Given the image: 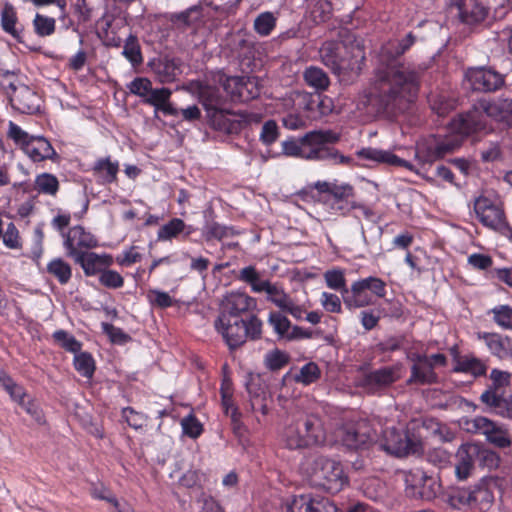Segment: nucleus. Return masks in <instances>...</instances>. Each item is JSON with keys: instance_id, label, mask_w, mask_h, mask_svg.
Returning <instances> with one entry per match:
<instances>
[{"instance_id": "nucleus-1", "label": "nucleus", "mask_w": 512, "mask_h": 512, "mask_svg": "<svg viewBox=\"0 0 512 512\" xmlns=\"http://www.w3.org/2000/svg\"><path fill=\"white\" fill-rule=\"evenodd\" d=\"M410 32L402 40L383 44L376 56L374 76L359 96L357 108L370 116L392 117L406 109L416 97L422 69L400 63V57L414 44Z\"/></svg>"}, {"instance_id": "nucleus-2", "label": "nucleus", "mask_w": 512, "mask_h": 512, "mask_svg": "<svg viewBox=\"0 0 512 512\" xmlns=\"http://www.w3.org/2000/svg\"><path fill=\"white\" fill-rule=\"evenodd\" d=\"M256 308V299L245 292L231 291L223 297L215 328L229 348H238L247 339L261 338L263 323L255 314Z\"/></svg>"}, {"instance_id": "nucleus-3", "label": "nucleus", "mask_w": 512, "mask_h": 512, "mask_svg": "<svg viewBox=\"0 0 512 512\" xmlns=\"http://www.w3.org/2000/svg\"><path fill=\"white\" fill-rule=\"evenodd\" d=\"M339 136L331 130H314L299 140L289 139L282 142V153L289 157H299L312 161H331L335 164L352 163V159L341 154L331 144L338 142Z\"/></svg>"}, {"instance_id": "nucleus-4", "label": "nucleus", "mask_w": 512, "mask_h": 512, "mask_svg": "<svg viewBox=\"0 0 512 512\" xmlns=\"http://www.w3.org/2000/svg\"><path fill=\"white\" fill-rule=\"evenodd\" d=\"M282 443L289 450L324 446L327 429L324 418L316 412H301L292 416L282 432Z\"/></svg>"}, {"instance_id": "nucleus-5", "label": "nucleus", "mask_w": 512, "mask_h": 512, "mask_svg": "<svg viewBox=\"0 0 512 512\" xmlns=\"http://www.w3.org/2000/svg\"><path fill=\"white\" fill-rule=\"evenodd\" d=\"M320 56L322 62L338 75L348 72L359 74L366 59L363 40L356 37H348L342 42H325Z\"/></svg>"}, {"instance_id": "nucleus-6", "label": "nucleus", "mask_w": 512, "mask_h": 512, "mask_svg": "<svg viewBox=\"0 0 512 512\" xmlns=\"http://www.w3.org/2000/svg\"><path fill=\"white\" fill-rule=\"evenodd\" d=\"M302 470L313 486L331 494L340 492L348 485V477L342 464L323 454L308 455L302 462Z\"/></svg>"}, {"instance_id": "nucleus-7", "label": "nucleus", "mask_w": 512, "mask_h": 512, "mask_svg": "<svg viewBox=\"0 0 512 512\" xmlns=\"http://www.w3.org/2000/svg\"><path fill=\"white\" fill-rule=\"evenodd\" d=\"M487 118L505 121L511 125L512 99L480 100L471 109L458 115L456 127L462 128L463 133L470 136L486 130Z\"/></svg>"}, {"instance_id": "nucleus-8", "label": "nucleus", "mask_w": 512, "mask_h": 512, "mask_svg": "<svg viewBox=\"0 0 512 512\" xmlns=\"http://www.w3.org/2000/svg\"><path fill=\"white\" fill-rule=\"evenodd\" d=\"M457 118L453 119L444 134L429 135L416 143L415 158L421 163H433L459 148L469 134L456 127Z\"/></svg>"}, {"instance_id": "nucleus-9", "label": "nucleus", "mask_w": 512, "mask_h": 512, "mask_svg": "<svg viewBox=\"0 0 512 512\" xmlns=\"http://www.w3.org/2000/svg\"><path fill=\"white\" fill-rule=\"evenodd\" d=\"M375 295L378 298H383L386 295V283L378 277H367L357 280L352 283L351 297L345 298V306L349 310L363 308L372 305L373 299L368 294Z\"/></svg>"}, {"instance_id": "nucleus-10", "label": "nucleus", "mask_w": 512, "mask_h": 512, "mask_svg": "<svg viewBox=\"0 0 512 512\" xmlns=\"http://www.w3.org/2000/svg\"><path fill=\"white\" fill-rule=\"evenodd\" d=\"M474 211L484 226L512 239V228L508 225L501 207L486 197H479L475 200Z\"/></svg>"}, {"instance_id": "nucleus-11", "label": "nucleus", "mask_w": 512, "mask_h": 512, "mask_svg": "<svg viewBox=\"0 0 512 512\" xmlns=\"http://www.w3.org/2000/svg\"><path fill=\"white\" fill-rule=\"evenodd\" d=\"M6 93L14 110L23 114H35L40 111L41 97L29 86L10 81Z\"/></svg>"}, {"instance_id": "nucleus-12", "label": "nucleus", "mask_w": 512, "mask_h": 512, "mask_svg": "<svg viewBox=\"0 0 512 512\" xmlns=\"http://www.w3.org/2000/svg\"><path fill=\"white\" fill-rule=\"evenodd\" d=\"M380 447L391 455L401 457L420 452L422 444L415 437H410L407 433L391 428L384 431Z\"/></svg>"}, {"instance_id": "nucleus-13", "label": "nucleus", "mask_w": 512, "mask_h": 512, "mask_svg": "<svg viewBox=\"0 0 512 512\" xmlns=\"http://www.w3.org/2000/svg\"><path fill=\"white\" fill-rule=\"evenodd\" d=\"M376 439V433L366 421L346 425L341 432V441L350 450L368 447Z\"/></svg>"}, {"instance_id": "nucleus-14", "label": "nucleus", "mask_w": 512, "mask_h": 512, "mask_svg": "<svg viewBox=\"0 0 512 512\" xmlns=\"http://www.w3.org/2000/svg\"><path fill=\"white\" fill-rule=\"evenodd\" d=\"M466 79L474 91L480 92H493L501 88L504 84L502 74L485 67L468 69Z\"/></svg>"}, {"instance_id": "nucleus-15", "label": "nucleus", "mask_w": 512, "mask_h": 512, "mask_svg": "<svg viewBox=\"0 0 512 512\" xmlns=\"http://www.w3.org/2000/svg\"><path fill=\"white\" fill-rule=\"evenodd\" d=\"M472 427L478 434L484 435L486 440L498 448H508L511 446V439L507 429L482 416L473 419Z\"/></svg>"}, {"instance_id": "nucleus-16", "label": "nucleus", "mask_w": 512, "mask_h": 512, "mask_svg": "<svg viewBox=\"0 0 512 512\" xmlns=\"http://www.w3.org/2000/svg\"><path fill=\"white\" fill-rule=\"evenodd\" d=\"M63 246L67 251V256L74 257L83 253V249L97 247L98 240L82 226L76 225L71 227L66 234H63Z\"/></svg>"}, {"instance_id": "nucleus-17", "label": "nucleus", "mask_w": 512, "mask_h": 512, "mask_svg": "<svg viewBox=\"0 0 512 512\" xmlns=\"http://www.w3.org/2000/svg\"><path fill=\"white\" fill-rule=\"evenodd\" d=\"M512 374L508 371H503L494 368L490 372L491 384L481 394L480 400L483 404L490 407L492 405H499L502 400L506 399L504 396V389L511 385Z\"/></svg>"}, {"instance_id": "nucleus-18", "label": "nucleus", "mask_w": 512, "mask_h": 512, "mask_svg": "<svg viewBox=\"0 0 512 512\" xmlns=\"http://www.w3.org/2000/svg\"><path fill=\"white\" fill-rule=\"evenodd\" d=\"M287 512H339L336 505L327 498L310 494L297 495L287 504Z\"/></svg>"}, {"instance_id": "nucleus-19", "label": "nucleus", "mask_w": 512, "mask_h": 512, "mask_svg": "<svg viewBox=\"0 0 512 512\" xmlns=\"http://www.w3.org/2000/svg\"><path fill=\"white\" fill-rule=\"evenodd\" d=\"M409 359L413 362L411 375L407 380L409 385H430L437 382L438 376L427 355L414 353L409 356Z\"/></svg>"}, {"instance_id": "nucleus-20", "label": "nucleus", "mask_w": 512, "mask_h": 512, "mask_svg": "<svg viewBox=\"0 0 512 512\" xmlns=\"http://www.w3.org/2000/svg\"><path fill=\"white\" fill-rule=\"evenodd\" d=\"M477 455V443H464L458 448L455 455V472L459 480H465L471 475L475 464L478 463Z\"/></svg>"}, {"instance_id": "nucleus-21", "label": "nucleus", "mask_w": 512, "mask_h": 512, "mask_svg": "<svg viewBox=\"0 0 512 512\" xmlns=\"http://www.w3.org/2000/svg\"><path fill=\"white\" fill-rule=\"evenodd\" d=\"M357 156L368 161L382 163L393 167H403L409 171H416L414 165L400 158L391 151L367 147L357 151Z\"/></svg>"}, {"instance_id": "nucleus-22", "label": "nucleus", "mask_w": 512, "mask_h": 512, "mask_svg": "<svg viewBox=\"0 0 512 512\" xmlns=\"http://www.w3.org/2000/svg\"><path fill=\"white\" fill-rule=\"evenodd\" d=\"M456 7L460 20L466 24L480 23L488 14L486 0H457Z\"/></svg>"}, {"instance_id": "nucleus-23", "label": "nucleus", "mask_w": 512, "mask_h": 512, "mask_svg": "<svg viewBox=\"0 0 512 512\" xmlns=\"http://www.w3.org/2000/svg\"><path fill=\"white\" fill-rule=\"evenodd\" d=\"M399 379V369L396 367H383L366 373L362 379V386L375 391L387 387Z\"/></svg>"}, {"instance_id": "nucleus-24", "label": "nucleus", "mask_w": 512, "mask_h": 512, "mask_svg": "<svg viewBox=\"0 0 512 512\" xmlns=\"http://www.w3.org/2000/svg\"><path fill=\"white\" fill-rule=\"evenodd\" d=\"M150 66L161 83H171L181 73V60L167 55L153 60Z\"/></svg>"}, {"instance_id": "nucleus-25", "label": "nucleus", "mask_w": 512, "mask_h": 512, "mask_svg": "<svg viewBox=\"0 0 512 512\" xmlns=\"http://www.w3.org/2000/svg\"><path fill=\"white\" fill-rule=\"evenodd\" d=\"M478 339L485 342L490 353L499 359L512 358V339L498 333L479 332Z\"/></svg>"}, {"instance_id": "nucleus-26", "label": "nucleus", "mask_w": 512, "mask_h": 512, "mask_svg": "<svg viewBox=\"0 0 512 512\" xmlns=\"http://www.w3.org/2000/svg\"><path fill=\"white\" fill-rule=\"evenodd\" d=\"M79 264L86 276H94L100 274L101 271L112 264V257L106 254L98 255L94 252H83L71 257Z\"/></svg>"}, {"instance_id": "nucleus-27", "label": "nucleus", "mask_w": 512, "mask_h": 512, "mask_svg": "<svg viewBox=\"0 0 512 512\" xmlns=\"http://www.w3.org/2000/svg\"><path fill=\"white\" fill-rule=\"evenodd\" d=\"M230 111L225 107L206 113L210 127L224 134H234L241 130V123L238 120L228 117Z\"/></svg>"}, {"instance_id": "nucleus-28", "label": "nucleus", "mask_w": 512, "mask_h": 512, "mask_svg": "<svg viewBox=\"0 0 512 512\" xmlns=\"http://www.w3.org/2000/svg\"><path fill=\"white\" fill-rule=\"evenodd\" d=\"M23 151L34 162L57 157V153L51 143L42 136H33Z\"/></svg>"}, {"instance_id": "nucleus-29", "label": "nucleus", "mask_w": 512, "mask_h": 512, "mask_svg": "<svg viewBox=\"0 0 512 512\" xmlns=\"http://www.w3.org/2000/svg\"><path fill=\"white\" fill-rule=\"evenodd\" d=\"M171 95L172 91L169 88L162 87L153 89L152 87L144 103L153 106L156 111H161L165 115L177 116L178 109L170 103Z\"/></svg>"}, {"instance_id": "nucleus-30", "label": "nucleus", "mask_w": 512, "mask_h": 512, "mask_svg": "<svg viewBox=\"0 0 512 512\" xmlns=\"http://www.w3.org/2000/svg\"><path fill=\"white\" fill-rule=\"evenodd\" d=\"M198 98L205 112L225 107L226 99L219 88L200 83L198 85Z\"/></svg>"}, {"instance_id": "nucleus-31", "label": "nucleus", "mask_w": 512, "mask_h": 512, "mask_svg": "<svg viewBox=\"0 0 512 512\" xmlns=\"http://www.w3.org/2000/svg\"><path fill=\"white\" fill-rule=\"evenodd\" d=\"M454 362V372L469 374L474 378L485 376L487 373L488 367L485 362L473 355L456 356Z\"/></svg>"}, {"instance_id": "nucleus-32", "label": "nucleus", "mask_w": 512, "mask_h": 512, "mask_svg": "<svg viewBox=\"0 0 512 512\" xmlns=\"http://www.w3.org/2000/svg\"><path fill=\"white\" fill-rule=\"evenodd\" d=\"M92 171L102 184H111L117 181L119 162L112 161L110 156L99 158L95 161Z\"/></svg>"}, {"instance_id": "nucleus-33", "label": "nucleus", "mask_w": 512, "mask_h": 512, "mask_svg": "<svg viewBox=\"0 0 512 512\" xmlns=\"http://www.w3.org/2000/svg\"><path fill=\"white\" fill-rule=\"evenodd\" d=\"M267 323L279 340H289L293 326L281 310L269 312Z\"/></svg>"}, {"instance_id": "nucleus-34", "label": "nucleus", "mask_w": 512, "mask_h": 512, "mask_svg": "<svg viewBox=\"0 0 512 512\" xmlns=\"http://www.w3.org/2000/svg\"><path fill=\"white\" fill-rule=\"evenodd\" d=\"M238 280L248 284L254 293H262L266 290L270 281L262 279L254 266H246L239 271Z\"/></svg>"}, {"instance_id": "nucleus-35", "label": "nucleus", "mask_w": 512, "mask_h": 512, "mask_svg": "<svg viewBox=\"0 0 512 512\" xmlns=\"http://www.w3.org/2000/svg\"><path fill=\"white\" fill-rule=\"evenodd\" d=\"M305 83L316 91H325L330 85L327 73L316 66H309L303 72Z\"/></svg>"}, {"instance_id": "nucleus-36", "label": "nucleus", "mask_w": 512, "mask_h": 512, "mask_svg": "<svg viewBox=\"0 0 512 512\" xmlns=\"http://www.w3.org/2000/svg\"><path fill=\"white\" fill-rule=\"evenodd\" d=\"M47 272L61 285L67 284L72 277L71 265L62 258H54L47 264Z\"/></svg>"}, {"instance_id": "nucleus-37", "label": "nucleus", "mask_w": 512, "mask_h": 512, "mask_svg": "<svg viewBox=\"0 0 512 512\" xmlns=\"http://www.w3.org/2000/svg\"><path fill=\"white\" fill-rule=\"evenodd\" d=\"M202 11V6L194 5L185 11L171 14L170 21L174 24L189 27L201 21L203 17Z\"/></svg>"}, {"instance_id": "nucleus-38", "label": "nucleus", "mask_w": 512, "mask_h": 512, "mask_svg": "<svg viewBox=\"0 0 512 512\" xmlns=\"http://www.w3.org/2000/svg\"><path fill=\"white\" fill-rule=\"evenodd\" d=\"M233 52L240 64L246 68H250L253 64L256 54L255 44L247 39H240Z\"/></svg>"}, {"instance_id": "nucleus-39", "label": "nucleus", "mask_w": 512, "mask_h": 512, "mask_svg": "<svg viewBox=\"0 0 512 512\" xmlns=\"http://www.w3.org/2000/svg\"><path fill=\"white\" fill-rule=\"evenodd\" d=\"M324 278L329 288L340 291L344 303L347 296L351 297L352 286L350 289L347 288L346 279L341 270H329L324 274Z\"/></svg>"}, {"instance_id": "nucleus-40", "label": "nucleus", "mask_w": 512, "mask_h": 512, "mask_svg": "<svg viewBox=\"0 0 512 512\" xmlns=\"http://www.w3.org/2000/svg\"><path fill=\"white\" fill-rule=\"evenodd\" d=\"M259 94L260 86L258 78L253 76H242L237 101L248 102L257 98Z\"/></svg>"}, {"instance_id": "nucleus-41", "label": "nucleus", "mask_w": 512, "mask_h": 512, "mask_svg": "<svg viewBox=\"0 0 512 512\" xmlns=\"http://www.w3.org/2000/svg\"><path fill=\"white\" fill-rule=\"evenodd\" d=\"M17 23V14L14 7L10 4H6L1 12V26L3 30L9 33L17 41L21 42L20 31L15 27Z\"/></svg>"}, {"instance_id": "nucleus-42", "label": "nucleus", "mask_w": 512, "mask_h": 512, "mask_svg": "<svg viewBox=\"0 0 512 512\" xmlns=\"http://www.w3.org/2000/svg\"><path fill=\"white\" fill-rule=\"evenodd\" d=\"M277 18L272 12L260 13L254 20L253 28L260 36H268L276 27Z\"/></svg>"}, {"instance_id": "nucleus-43", "label": "nucleus", "mask_w": 512, "mask_h": 512, "mask_svg": "<svg viewBox=\"0 0 512 512\" xmlns=\"http://www.w3.org/2000/svg\"><path fill=\"white\" fill-rule=\"evenodd\" d=\"M122 54L133 66H138L143 62L141 47L136 36L129 35L125 41Z\"/></svg>"}, {"instance_id": "nucleus-44", "label": "nucleus", "mask_w": 512, "mask_h": 512, "mask_svg": "<svg viewBox=\"0 0 512 512\" xmlns=\"http://www.w3.org/2000/svg\"><path fill=\"white\" fill-rule=\"evenodd\" d=\"M235 234L233 227L224 226L217 222L207 223L203 231V235L207 241L212 239L221 241L222 239L234 236Z\"/></svg>"}, {"instance_id": "nucleus-45", "label": "nucleus", "mask_w": 512, "mask_h": 512, "mask_svg": "<svg viewBox=\"0 0 512 512\" xmlns=\"http://www.w3.org/2000/svg\"><path fill=\"white\" fill-rule=\"evenodd\" d=\"M446 502L455 509L472 506L471 489H452L446 495Z\"/></svg>"}, {"instance_id": "nucleus-46", "label": "nucleus", "mask_w": 512, "mask_h": 512, "mask_svg": "<svg viewBox=\"0 0 512 512\" xmlns=\"http://www.w3.org/2000/svg\"><path fill=\"white\" fill-rule=\"evenodd\" d=\"M75 369L86 378H91L95 371V363L88 352H78L74 357Z\"/></svg>"}, {"instance_id": "nucleus-47", "label": "nucleus", "mask_w": 512, "mask_h": 512, "mask_svg": "<svg viewBox=\"0 0 512 512\" xmlns=\"http://www.w3.org/2000/svg\"><path fill=\"white\" fill-rule=\"evenodd\" d=\"M35 188L39 193L55 195L59 189V182L54 175L43 173L36 177Z\"/></svg>"}, {"instance_id": "nucleus-48", "label": "nucleus", "mask_w": 512, "mask_h": 512, "mask_svg": "<svg viewBox=\"0 0 512 512\" xmlns=\"http://www.w3.org/2000/svg\"><path fill=\"white\" fill-rule=\"evenodd\" d=\"M33 27L38 36L47 37L55 32L56 21L52 17L37 13L33 20Z\"/></svg>"}, {"instance_id": "nucleus-49", "label": "nucleus", "mask_w": 512, "mask_h": 512, "mask_svg": "<svg viewBox=\"0 0 512 512\" xmlns=\"http://www.w3.org/2000/svg\"><path fill=\"white\" fill-rule=\"evenodd\" d=\"M53 339L66 351L71 353H78L81 350L82 344L73 335H70L65 330H57L53 333Z\"/></svg>"}, {"instance_id": "nucleus-50", "label": "nucleus", "mask_w": 512, "mask_h": 512, "mask_svg": "<svg viewBox=\"0 0 512 512\" xmlns=\"http://www.w3.org/2000/svg\"><path fill=\"white\" fill-rule=\"evenodd\" d=\"M185 228V223L180 218H173L163 225L157 233L158 240H170L178 236Z\"/></svg>"}, {"instance_id": "nucleus-51", "label": "nucleus", "mask_w": 512, "mask_h": 512, "mask_svg": "<svg viewBox=\"0 0 512 512\" xmlns=\"http://www.w3.org/2000/svg\"><path fill=\"white\" fill-rule=\"evenodd\" d=\"M264 292L267 294V300L272 302L281 311L291 299V297L286 294L278 284L271 282L269 285H267V288Z\"/></svg>"}, {"instance_id": "nucleus-52", "label": "nucleus", "mask_w": 512, "mask_h": 512, "mask_svg": "<svg viewBox=\"0 0 512 512\" xmlns=\"http://www.w3.org/2000/svg\"><path fill=\"white\" fill-rule=\"evenodd\" d=\"M319 377V367L315 363L309 362L300 369L299 373L295 375L294 379L297 383L310 385L316 382L319 379Z\"/></svg>"}, {"instance_id": "nucleus-53", "label": "nucleus", "mask_w": 512, "mask_h": 512, "mask_svg": "<svg viewBox=\"0 0 512 512\" xmlns=\"http://www.w3.org/2000/svg\"><path fill=\"white\" fill-rule=\"evenodd\" d=\"M472 506H487L493 501V494L486 484L479 483L471 489Z\"/></svg>"}, {"instance_id": "nucleus-54", "label": "nucleus", "mask_w": 512, "mask_h": 512, "mask_svg": "<svg viewBox=\"0 0 512 512\" xmlns=\"http://www.w3.org/2000/svg\"><path fill=\"white\" fill-rule=\"evenodd\" d=\"M7 136L11 139L16 145L20 146L23 150L27 144L31 141L34 135H30L26 131H24L20 126L10 121L8 124V132Z\"/></svg>"}, {"instance_id": "nucleus-55", "label": "nucleus", "mask_w": 512, "mask_h": 512, "mask_svg": "<svg viewBox=\"0 0 512 512\" xmlns=\"http://www.w3.org/2000/svg\"><path fill=\"white\" fill-rule=\"evenodd\" d=\"M493 319L503 329L512 330V308L500 305L492 309Z\"/></svg>"}, {"instance_id": "nucleus-56", "label": "nucleus", "mask_w": 512, "mask_h": 512, "mask_svg": "<svg viewBox=\"0 0 512 512\" xmlns=\"http://www.w3.org/2000/svg\"><path fill=\"white\" fill-rule=\"evenodd\" d=\"M99 282L106 288L117 289L123 286L124 279L117 271L104 268L99 274Z\"/></svg>"}, {"instance_id": "nucleus-57", "label": "nucleus", "mask_w": 512, "mask_h": 512, "mask_svg": "<svg viewBox=\"0 0 512 512\" xmlns=\"http://www.w3.org/2000/svg\"><path fill=\"white\" fill-rule=\"evenodd\" d=\"M127 88L130 91V93L138 97H141L144 101L148 96L149 92H151L152 82L145 77H136L127 85Z\"/></svg>"}, {"instance_id": "nucleus-58", "label": "nucleus", "mask_w": 512, "mask_h": 512, "mask_svg": "<svg viewBox=\"0 0 512 512\" xmlns=\"http://www.w3.org/2000/svg\"><path fill=\"white\" fill-rule=\"evenodd\" d=\"M478 464L488 469L497 468L500 462V458L496 452L487 449L478 444Z\"/></svg>"}, {"instance_id": "nucleus-59", "label": "nucleus", "mask_w": 512, "mask_h": 512, "mask_svg": "<svg viewBox=\"0 0 512 512\" xmlns=\"http://www.w3.org/2000/svg\"><path fill=\"white\" fill-rule=\"evenodd\" d=\"M289 361L286 353L275 349L265 355V365L268 369L276 371L284 367Z\"/></svg>"}, {"instance_id": "nucleus-60", "label": "nucleus", "mask_w": 512, "mask_h": 512, "mask_svg": "<svg viewBox=\"0 0 512 512\" xmlns=\"http://www.w3.org/2000/svg\"><path fill=\"white\" fill-rule=\"evenodd\" d=\"M355 191L353 186L347 183L338 184L336 183L333 187L329 196H326L324 200H353Z\"/></svg>"}, {"instance_id": "nucleus-61", "label": "nucleus", "mask_w": 512, "mask_h": 512, "mask_svg": "<svg viewBox=\"0 0 512 512\" xmlns=\"http://www.w3.org/2000/svg\"><path fill=\"white\" fill-rule=\"evenodd\" d=\"M279 137V128L274 120L266 121L260 132V141L269 146L273 144Z\"/></svg>"}, {"instance_id": "nucleus-62", "label": "nucleus", "mask_w": 512, "mask_h": 512, "mask_svg": "<svg viewBox=\"0 0 512 512\" xmlns=\"http://www.w3.org/2000/svg\"><path fill=\"white\" fill-rule=\"evenodd\" d=\"M122 417L130 427L136 430L141 429L147 421V417L143 413L137 412L131 407L122 409Z\"/></svg>"}, {"instance_id": "nucleus-63", "label": "nucleus", "mask_w": 512, "mask_h": 512, "mask_svg": "<svg viewBox=\"0 0 512 512\" xmlns=\"http://www.w3.org/2000/svg\"><path fill=\"white\" fill-rule=\"evenodd\" d=\"M427 476L428 475L420 469L409 472L405 476L407 487L412 488L415 490V493L419 495V492L423 490V484H425Z\"/></svg>"}, {"instance_id": "nucleus-64", "label": "nucleus", "mask_w": 512, "mask_h": 512, "mask_svg": "<svg viewBox=\"0 0 512 512\" xmlns=\"http://www.w3.org/2000/svg\"><path fill=\"white\" fill-rule=\"evenodd\" d=\"M324 204L329 208L330 211L340 215H347L350 210L357 207V203L354 200H324Z\"/></svg>"}]
</instances>
